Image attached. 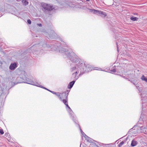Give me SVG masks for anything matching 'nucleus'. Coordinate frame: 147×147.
Here are the masks:
<instances>
[{"mask_svg": "<svg viewBox=\"0 0 147 147\" xmlns=\"http://www.w3.org/2000/svg\"><path fill=\"white\" fill-rule=\"evenodd\" d=\"M124 142L123 141H122L121 142L119 143V144L118 146L119 147H120L122 146L124 144Z\"/></svg>", "mask_w": 147, "mask_h": 147, "instance_id": "nucleus-16", "label": "nucleus"}, {"mask_svg": "<svg viewBox=\"0 0 147 147\" xmlns=\"http://www.w3.org/2000/svg\"><path fill=\"white\" fill-rule=\"evenodd\" d=\"M80 131H81V133L82 132V131H83L82 130L80 129Z\"/></svg>", "mask_w": 147, "mask_h": 147, "instance_id": "nucleus-26", "label": "nucleus"}, {"mask_svg": "<svg viewBox=\"0 0 147 147\" xmlns=\"http://www.w3.org/2000/svg\"><path fill=\"white\" fill-rule=\"evenodd\" d=\"M87 1H89V0H86Z\"/></svg>", "mask_w": 147, "mask_h": 147, "instance_id": "nucleus-28", "label": "nucleus"}, {"mask_svg": "<svg viewBox=\"0 0 147 147\" xmlns=\"http://www.w3.org/2000/svg\"><path fill=\"white\" fill-rule=\"evenodd\" d=\"M62 96H65L66 99L62 100V101L63 102L65 105L68 108V109H67V111L71 116L72 117V119L73 120V118H75V116L74 115L73 112L68 105L67 99V96L68 95H67V94L65 93H62Z\"/></svg>", "mask_w": 147, "mask_h": 147, "instance_id": "nucleus-3", "label": "nucleus"}, {"mask_svg": "<svg viewBox=\"0 0 147 147\" xmlns=\"http://www.w3.org/2000/svg\"><path fill=\"white\" fill-rule=\"evenodd\" d=\"M141 79L142 80L145 81L147 82V78L145 77L144 75H143L141 78Z\"/></svg>", "mask_w": 147, "mask_h": 147, "instance_id": "nucleus-13", "label": "nucleus"}, {"mask_svg": "<svg viewBox=\"0 0 147 147\" xmlns=\"http://www.w3.org/2000/svg\"><path fill=\"white\" fill-rule=\"evenodd\" d=\"M83 64L82 67L84 69H82V70H84V69H85V71L87 70L88 71L90 70V69H89L90 68V65L89 64H83Z\"/></svg>", "mask_w": 147, "mask_h": 147, "instance_id": "nucleus-8", "label": "nucleus"}, {"mask_svg": "<svg viewBox=\"0 0 147 147\" xmlns=\"http://www.w3.org/2000/svg\"><path fill=\"white\" fill-rule=\"evenodd\" d=\"M82 134V136L85 138H86V136H87L86 135L84 132L83 131H82V132L81 133Z\"/></svg>", "mask_w": 147, "mask_h": 147, "instance_id": "nucleus-17", "label": "nucleus"}, {"mask_svg": "<svg viewBox=\"0 0 147 147\" xmlns=\"http://www.w3.org/2000/svg\"><path fill=\"white\" fill-rule=\"evenodd\" d=\"M130 19L131 20L134 21H136V20H137L138 19V18L137 17H131Z\"/></svg>", "mask_w": 147, "mask_h": 147, "instance_id": "nucleus-15", "label": "nucleus"}, {"mask_svg": "<svg viewBox=\"0 0 147 147\" xmlns=\"http://www.w3.org/2000/svg\"><path fill=\"white\" fill-rule=\"evenodd\" d=\"M117 48H118V47H117L118 46H117Z\"/></svg>", "mask_w": 147, "mask_h": 147, "instance_id": "nucleus-29", "label": "nucleus"}, {"mask_svg": "<svg viewBox=\"0 0 147 147\" xmlns=\"http://www.w3.org/2000/svg\"><path fill=\"white\" fill-rule=\"evenodd\" d=\"M0 133L1 134H4V132L3 129L0 130Z\"/></svg>", "mask_w": 147, "mask_h": 147, "instance_id": "nucleus-20", "label": "nucleus"}, {"mask_svg": "<svg viewBox=\"0 0 147 147\" xmlns=\"http://www.w3.org/2000/svg\"><path fill=\"white\" fill-rule=\"evenodd\" d=\"M111 71L113 73H115L116 71V70L115 69H113L111 70Z\"/></svg>", "mask_w": 147, "mask_h": 147, "instance_id": "nucleus-21", "label": "nucleus"}, {"mask_svg": "<svg viewBox=\"0 0 147 147\" xmlns=\"http://www.w3.org/2000/svg\"><path fill=\"white\" fill-rule=\"evenodd\" d=\"M75 82V81H73L72 82H70L68 86V88H71L73 86Z\"/></svg>", "mask_w": 147, "mask_h": 147, "instance_id": "nucleus-10", "label": "nucleus"}, {"mask_svg": "<svg viewBox=\"0 0 147 147\" xmlns=\"http://www.w3.org/2000/svg\"><path fill=\"white\" fill-rule=\"evenodd\" d=\"M38 25H39V26H41V25H42L41 24H39Z\"/></svg>", "mask_w": 147, "mask_h": 147, "instance_id": "nucleus-25", "label": "nucleus"}, {"mask_svg": "<svg viewBox=\"0 0 147 147\" xmlns=\"http://www.w3.org/2000/svg\"><path fill=\"white\" fill-rule=\"evenodd\" d=\"M140 129L142 130L144 129H146L147 128V126H142L140 127Z\"/></svg>", "mask_w": 147, "mask_h": 147, "instance_id": "nucleus-18", "label": "nucleus"}, {"mask_svg": "<svg viewBox=\"0 0 147 147\" xmlns=\"http://www.w3.org/2000/svg\"><path fill=\"white\" fill-rule=\"evenodd\" d=\"M86 137V140L90 142H92L93 141V140L91 138H90L87 136H85Z\"/></svg>", "mask_w": 147, "mask_h": 147, "instance_id": "nucleus-12", "label": "nucleus"}, {"mask_svg": "<svg viewBox=\"0 0 147 147\" xmlns=\"http://www.w3.org/2000/svg\"><path fill=\"white\" fill-rule=\"evenodd\" d=\"M51 92L53 93V94H56V93H55V92H54L53 91H51Z\"/></svg>", "mask_w": 147, "mask_h": 147, "instance_id": "nucleus-24", "label": "nucleus"}, {"mask_svg": "<svg viewBox=\"0 0 147 147\" xmlns=\"http://www.w3.org/2000/svg\"><path fill=\"white\" fill-rule=\"evenodd\" d=\"M82 63L79 62L74 66L72 67L70 69L71 72L75 71L72 74V76L76 80L78 79L79 78L78 76H76L77 74L79 73L80 71L82 70V69H84L82 67Z\"/></svg>", "mask_w": 147, "mask_h": 147, "instance_id": "nucleus-2", "label": "nucleus"}, {"mask_svg": "<svg viewBox=\"0 0 147 147\" xmlns=\"http://www.w3.org/2000/svg\"><path fill=\"white\" fill-rule=\"evenodd\" d=\"M56 95H57V96L58 97V98H59V99L61 100H62V98L61 97V96H60V95H59V94H55Z\"/></svg>", "mask_w": 147, "mask_h": 147, "instance_id": "nucleus-19", "label": "nucleus"}, {"mask_svg": "<svg viewBox=\"0 0 147 147\" xmlns=\"http://www.w3.org/2000/svg\"><path fill=\"white\" fill-rule=\"evenodd\" d=\"M27 22L29 24H31V20H27Z\"/></svg>", "mask_w": 147, "mask_h": 147, "instance_id": "nucleus-22", "label": "nucleus"}, {"mask_svg": "<svg viewBox=\"0 0 147 147\" xmlns=\"http://www.w3.org/2000/svg\"><path fill=\"white\" fill-rule=\"evenodd\" d=\"M41 6L42 7L41 9L44 11H50L54 10H55L56 9V7L44 3H41Z\"/></svg>", "mask_w": 147, "mask_h": 147, "instance_id": "nucleus-4", "label": "nucleus"}, {"mask_svg": "<svg viewBox=\"0 0 147 147\" xmlns=\"http://www.w3.org/2000/svg\"><path fill=\"white\" fill-rule=\"evenodd\" d=\"M100 69H101L100 68H98L97 67H95L94 69V70H100Z\"/></svg>", "mask_w": 147, "mask_h": 147, "instance_id": "nucleus-23", "label": "nucleus"}, {"mask_svg": "<svg viewBox=\"0 0 147 147\" xmlns=\"http://www.w3.org/2000/svg\"><path fill=\"white\" fill-rule=\"evenodd\" d=\"M136 87H137V88L138 89V87H139V86L137 87V86H136Z\"/></svg>", "mask_w": 147, "mask_h": 147, "instance_id": "nucleus-27", "label": "nucleus"}, {"mask_svg": "<svg viewBox=\"0 0 147 147\" xmlns=\"http://www.w3.org/2000/svg\"><path fill=\"white\" fill-rule=\"evenodd\" d=\"M28 83H29V84H30L34 86H36L39 87H41L42 88H44V89H46L49 91L51 92V91L49 90H48L45 87H44L43 86H41L37 82H34L33 81H29L28 82Z\"/></svg>", "mask_w": 147, "mask_h": 147, "instance_id": "nucleus-7", "label": "nucleus"}, {"mask_svg": "<svg viewBox=\"0 0 147 147\" xmlns=\"http://www.w3.org/2000/svg\"><path fill=\"white\" fill-rule=\"evenodd\" d=\"M26 73L25 71H21V74L20 75V76L21 78L23 80H26V83L29 84L28 83V82L29 81H31L28 78H27L26 77Z\"/></svg>", "mask_w": 147, "mask_h": 147, "instance_id": "nucleus-6", "label": "nucleus"}, {"mask_svg": "<svg viewBox=\"0 0 147 147\" xmlns=\"http://www.w3.org/2000/svg\"><path fill=\"white\" fill-rule=\"evenodd\" d=\"M137 144V142L135 140H133L131 141V145L132 146H136Z\"/></svg>", "mask_w": 147, "mask_h": 147, "instance_id": "nucleus-11", "label": "nucleus"}, {"mask_svg": "<svg viewBox=\"0 0 147 147\" xmlns=\"http://www.w3.org/2000/svg\"><path fill=\"white\" fill-rule=\"evenodd\" d=\"M88 10L89 12H93L94 13L99 15L102 17H105L106 15L105 12L101 11H99L94 9H89Z\"/></svg>", "mask_w": 147, "mask_h": 147, "instance_id": "nucleus-5", "label": "nucleus"}, {"mask_svg": "<svg viewBox=\"0 0 147 147\" xmlns=\"http://www.w3.org/2000/svg\"><path fill=\"white\" fill-rule=\"evenodd\" d=\"M17 67V63H14L10 64L9 67V68L11 70H14Z\"/></svg>", "mask_w": 147, "mask_h": 147, "instance_id": "nucleus-9", "label": "nucleus"}, {"mask_svg": "<svg viewBox=\"0 0 147 147\" xmlns=\"http://www.w3.org/2000/svg\"><path fill=\"white\" fill-rule=\"evenodd\" d=\"M62 48L60 50L59 52L63 53V55L67 56L68 57L70 60L72 62L76 63L79 61V58L78 57L73 51Z\"/></svg>", "mask_w": 147, "mask_h": 147, "instance_id": "nucleus-1", "label": "nucleus"}, {"mask_svg": "<svg viewBox=\"0 0 147 147\" xmlns=\"http://www.w3.org/2000/svg\"><path fill=\"white\" fill-rule=\"evenodd\" d=\"M22 2L23 3V4L24 5H27L28 4V2L27 1L25 0H22Z\"/></svg>", "mask_w": 147, "mask_h": 147, "instance_id": "nucleus-14", "label": "nucleus"}]
</instances>
